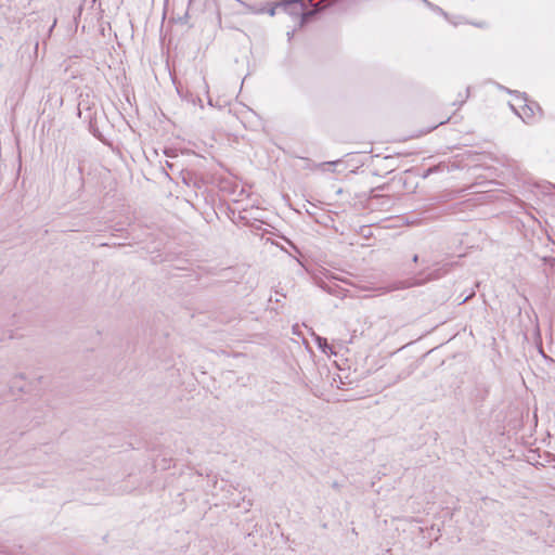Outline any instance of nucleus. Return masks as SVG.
I'll return each mask as SVG.
<instances>
[{"instance_id":"1","label":"nucleus","mask_w":555,"mask_h":555,"mask_svg":"<svg viewBox=\"0 0 555 555\" xmlns=\"http://www.w3.org/2000/svg\"><path fill=\"white\" fill-rule=\"evenodd\" d=\"M517 114L525 122L530 124L542 116V109L535 102H525L517 109Z\"/></svg>"}]
</instances>
